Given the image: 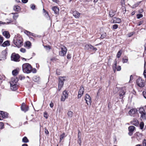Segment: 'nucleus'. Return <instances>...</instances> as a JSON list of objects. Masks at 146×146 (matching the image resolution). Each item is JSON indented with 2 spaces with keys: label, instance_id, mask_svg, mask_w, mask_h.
<instances>
[{
  "label": "nucleus",
  "instance_id": "f257e3e1",
  "mask_svg": "<svg viewBox=\"0 0 146 146\" xmlns=\"http://www.w3.org/2000/svg\"><path fill=\"white\" fill-rule=\"evenodd\" d=\"M22 69L23 72L25 73H29L31 72L33 73H35L36 72V69L33 68L31 65L28 63H25L23 65Z\"/></svg>",
  "mask_w": 146,
  "mask_h": 146
},
{
  "label": "nucleus",
  "instance_id": "f03ea898",
  "mask_svg": "<svg viewBox=\"0 0 146 146\" xmlns=\"http://www.w3.org/2000/svg\"><path fill=\"white\" fill-rule=\"evenodd\" d=\"M23 40L19 35H15L13 39L14 44L18 48H20L23 45Z\"/></svg>",
  "mask_w": 146,
  "mask_h": 146
},
{
  "label": "nucleus",
  "instance_id": "7ed1b4c3",
  "mask_svg": "<svg viewBox=\"0 0 146 146\" xmlns=\"http://www.w3.org/2000/svg\"><path fill=\"white\" fill-rule=\"evenodd\" d=\"M65 77H59V83L58 85V90H60L63 87L64 85V81L65 80Z\"/></svg>",
  "mask_w": 146,
  "mask_h": 146
},
{
  "label": "nucleus",
  "instance_id": "20e7f679",
  "mask_svg": "<svg viewBox=\"0 0 146 146\" xmlns=\"http://www.w3.org/2000/svg\"><path fill=\"white\" fill-rule=\"evenodd\" d=\"M61 50L59 52V55L61 56H64L66 54L67 49L65 46H63L61 47Z\"/></svg>",
  "mask_w": 146,
  "mask_h": 146
},
{
  "label": "nucleus",
  "instance_id": "39448f33",
  "mask_svg": "<svg viewBox=\"0 0 146 146\" xmlns=\"http://www.w3.org/2000/svg\"><path fill=\"white\" fill-rule=\"evenodd\" d=\"M137 84L140 87H143L145 85V82L141 78H138L136 81Z\"/></svg>",
  "mask_w": 146,
  "mask_h": 146
},
{
  "label": "nucleus",
  "instance_id": "423d86ee",
  "mask_svg": "<svg viewBox=\"0 0 146 146\" xmlns=\"http://www.w3.org/2000/svg\"><path fill=\"white\" fill-rule=\"evenodd\" d=\"M19 55L18 54L15 53H13L11 56V60L15 62L19 61Z\"/></svg>",
  "mask_w": 146,
  "mask_h": 146
},
{
  "label": "nucleus",
  "instance_id": "0eeeda50",
  "mask_svg": "<svg viewBox=\"0 0 146 146\" xmlns=\"http://www.w3.org/2000/svg\"><path fill=\"white\" fill-rule=\"evenodd\" d=\"M85 99L87 104L88 105H90L92 102V100L90 96L88 94H86Z\"/></svg>",
  "mask_w": 146,
  "mask_h": 146
},
{
  "label": "nucleus",
  "instance_id": "6e6552de",
  "mask_svg": "<svg viewBox=\"0 0 146 146\" xmlns=\"http://www.w3.org/2000/svg\"><path fill=\"white\" fill-rule=\"evenodd\" d=\"M68 96V93L67 91L66 90H64L63 92L62 95L61 97V101H64L65 99L67 98Z\"/></svg>",
  "mask_w": 146,
  "mask_h": 146
},
{
  "label": "nucleus",
  "instance_id": "1a4fd4ad",
  "mask_svg": "<svg viewBox=\"0 0 146 146\" xmlns=\"http://www.w3.org/2000/svg\"><path fill=\"white\" fill-rule=\"evenodd\" d=\"M84 92V89L82 86H80V89L78 92V98H80L83 95Z\"/></svg>",
  "mask_w": 146,
  "mask_h": 146
},
{
  "label": "nucleus",
  "instance_id": "9d476101",
  "mask_svg": "<svg viewBox=\"0 0 146 146\" xmlns=\"http://www.w3.org/2000/svg\"><path fill=\"white\" fill-rule=\"evenodd\" d=\"M135 129V127L131 125L128 127V129L129 132L128 134L130 136H131L133 134V132Z\"/></svg>",
  "mask_w": 146,
  "mask_h": 146
},
{
  "label": "nucleus",
  "instance_id": "9b49d317",
  "mask_svg": "<svg viewBox=\"0 0 146 146\" xmlns=\"http://www.w3.org/2000/svg\"><path fill=\"white\" fill-rule=\"evenodd\" d=\"M0 115H1L3 119V118H5L8 117V113L6 112L0 110Z\"/></svg>",
  "mask_w": 146,
  "mask_h": 146
},
{
  "label": "nucleus",
  "instance_id": "f8f14e48",
  "mask_svg": "<svg viewBox=\"0 0 146 146\" xmlns=\"http://www.w3.org/2000/svg\"><path fill=\"white\" fill-rule=\"evenodd\" d=\"M121 21V19L119 18L116 17L113 18L111 21V22L112 23H119Z\"/></svg>",
  "mask_w": 146,
  "mask_h": 146
},
{
  "label": "nucleus",
  "instance_id": "ddd939ff",
  "mask_svg": "<svg viewBox=\"0 0 146 146\" xmlns=\"http://www.w3.org/2000/svg\"><path fill=\"white\" fill-rule=\"evenodd\" d=\"M11 88L12 90H15L17 88V84H15L12 82H10Z\"/></svg>",
  "mask_w": 146,
  "mask_h": 146
},
{
  "label": "nucleus",
  "instance_id": "4468645a",
  "mask_svg": "<svg viewBox=\"0 0 146 146\" xmlns=\"http://www.w3.org/2000/svg\"><path fill=\"white\" fill-rule=\"evenodd\" d=\"M73 14L75 18H78L80 17V13L77 11H75L73 12Z\"/></svg>",
  "mask_w": 146,
  "mask_h": 146
},
{
  "label": "nucleus",
  "instance_id": "2eb2a0df",
  "mask_svg": "<svg viewBox=\"0 0 146 146\" xmlns=\"http://www.w3.org/2000/svg\"><path fill=\"white\" fill-rule=\"evenodd\" d=\"M18 81V79L15 77V76L14 77L12 78L10 82H12L15 84H17V83Z\"/></svg>",
  "mask_w": 146,
  "mask_h": 146
},
{
  "label": "nucleus",
  "instance_id": "dca6fc26",
  "mask_svg": "<svg viewBox=\"0 0 146 146\" xmlns=\"http://www.w3.org/2000/svg\"><path fill=\"white\" fill-rule=\"evenodd\" d=\"M137 110H129L128 113L131 116H134L135 114L137 112Z\"/></svg>",
  "mask_w": 146,
  "mask_h": 146
},
{
  "label": "nucleus",
  "instance_id": "f3484780",
  "mask_svg": "<svg viewBox=\"0 0 146 146\" xmlns=\"http://www.w3.org/2000/svg\"><path fill=\"white\" fill-rule=\"evenodd\" d=\"M52 9L54 12L55 14H58L59 9L57 7L54 6L52 8Z\"/></svg>",
  "mask_w": 146,
  "mask_h": 146
},
{
  "label": "nucleus",
  "instance_id": "a211bd4d",
  "mask_svg": "<svg viewBox=\"0 0 146 146\" xmlns=\"http://www.w3.org/2000/svg\"><path fill=\"white\" fill-rule=\"evenodd\" d=\"M139 112L141 114V118L143 119V118L145 117V116L146 115V113L145 111V110H142V111H140Z\"/></svg>",
  "mask_w": 146,
  "mask_h": 146
},
{
  "label": "nucleus",
  "instance_id": "6ab92c4d",
  "mask_svg": "<svg viewBox=\"0 0 146 146\" xmlns=\"http://www.w3.org/2000/svg\"><path fill=\"white\" fill-rule=\"evenodd\" d=\"M7 51L6 50H5L2 52L1 54V56L2 58H3L5 57L7 55Z\"/></svg>",
  "mask_w": 146,
  "mask_h": 146
},
{
  "label": "nucleus",
  "instance_id": "aec40b11",
  "mask_svg": "<svg viewBox=\"0 0 146 146\" xmlns=\"http://www.w3.org/2000/svg\"><path fill=\"white\" fill-rule=\"evenodd\" d=\"M21 110H28L29 109V107L26 105L24 103H23L21 106Z\"/></svg>",
  "mask_w": 146,
  "mask_h": 146
},
{
  "label": "nucleus",
  "instance_id": "412c9836",
  "mask_svg": "<svg viewBox=\"0 0 146 146\" xmlns=\"http://www.w3.org/2000/svg\"><path fill=\"white\" fill-rule=\"evenodd\" d=\"M3 34L7 38H9L10 37V35L8 32L7 31H5L3 33Z\"/></svg>",
  "mask_w": 146,
  "mask_h": 146
},
{
  "label": "nucleus",
  "instance_id": "4be33fe9",
  "mask_svg": "<svg viewBox=\"0 0 146 146\" xmlns=\"http://www.w3.org/2000/svg\"><path fill=\"white\" fill-rule=\"evenodd\" d=\"M132 123L135 126H137L138 125L139 123L138 122V121L136 119H134L132 122Z\"/></svg>",
  "mask_w": 146,
  "mask_h": 146
},
{
  "label": "nucleus",
  "instance_id": "5701e85b",
  "mask_svg": "<svg viewBox=\"0 0 146 146\" xmlns=\"http://www.w3.org/2000/svg\"><path fill=\"white\" fill-rule=\"evenodd\" d=\"M117 61L116 60H115L114 62V64L113 65V69L114 72H115L116 70V68L117 66Z\"/></svg>",
  "mask_w": 146,
  "mask_h": 146
},
{
  "label": "nucleus",
  "instance_id": "b1692460",
  "mask_svg": "<svg viewBox=\"0 0 146 146\" xmlns=\"http://www.w3.org/2000/svg\"><path fill=\"white\" fill-rule=\"evenodd\" d=\"M9 42L8 40L4 42L2 44V46L3 47H5L6 46H9Z\"/></svg>",
  "mask_w": 146,
  "mask_h": 146
},
{
  "label": "nucleus",
  "instance_id": "393cba45",
  "mask_svg": "<svg viewBox=\"0 0 146 146\" xmlns=\"http://www.w3.org/2000/svg\"><path fill=\"white\" fill-rule=\"evenodd\" d=\"M25 33L28 35L32 36H35V34L28 31H25Z\"/></svg>",
  "mask_w": 146,
  "mask_h": 146
},
{
  "label": "nucleus",
  "instance_id": "a878e982",
  "mask_svg": "<svg viewBox=\"0 0 146 146\" xmlns=\"http://www.w3.org/2000/svg\"><path fill=\"white\" fill-rule=\"evenodd\" d=\"M125 91L123 89H121L120 90L119 95L120 96H122L125 94Z\"/></svg>",
  "mask_w": 146,
  "mask_h": 146
},
{
  "label": "nucleus",
  "instance_id": "bb28decb",
  "mask_svg": "<svg viewBox=\"0 0 146 146\" xmlns=\"http://www.w3.org/2000/svg\"><path fill=\"white\" fill-rule=\"evenodd\" d=\"M19 72V70L17 69H16L13 70L12 71V73L13 75L15 76L18 74Z\"/></svg>",
  "mask_w": 146,
  "mask_h": 146
},
{
  "label": "nucleus",
  "instance_id": "cd10ccee",
  "mask_svg": "<svg viewBox=\"0 0 146 146\" xmlns=\"http://www.w3.org/2000/svg\"><path fill=\"white\" fill-rule=\"evenodd\" d=\"M20 7L18 5H15L13 9L14 10L17 11H19L20 10Z\"/></svg>",
  "mask_w": 146,
  "mask_h": 146
},
{
  "label": "nucleus",
  "instance_id": "c85d7f7f",
  "mask_svg": "<svg viewBox=\"0 0 146 146\" xmlns=\"http://www.w3.org/2000/svg\"><path fill=\"white\" fill-rule=\"evenodd\" d=\"M65 134L64 133H63L62 134H61L60 136V142L61 141L64 139L65 137Z\"/></svg>",
  "mask_w": 146,
  "mask_h": 146
},
{
  "label": "nucleus",
  "instance_id": "c756f323",
  "mask_svg": "<svg viewBox=\"0 0 146 146\" xmlns=\"http://www.w3.org/2000/svg\"><path fill=\"white\" fill-rule=\"evenodd\" d=\"M22 141L25 143H27L29 142V140L26 137H25L22 139Z\"/></svg>",
  "mask_w": 146,
  "mask_h": 146
},
{
  "label": "nucleus",
  "instance_id": "7c9ffc66",
  "mask_svg": "<svg viewBox=\"0 0 146 146\" xmlns=\"http://www.w3.org/2000/svg\"><path fill=\"white\" fill-rule=\"evenodd\" d=\"M85 47L86 48H87L88 49H92L93 48V46L91 44H89L86 45L85 46Z\"/></svg>",
  "mask_w": 146,
  "mask_h": 146
},
{
  "label": "nucleus",
  "instance_id": "2f4dec72",
  "mask_svg": "<svg viewBox=\"0 0 146 146\" xmlns=\"http://www.w3.org/2000/svg\"><path fill=\"white\" fill-rule=\"evenodd\" d=\"M144 126V124L143 122H141L139 124V127L141 129H143Z\"/></svg>",
  "mask_w": 146,
  "mask_h": 146
},
{
  "label": "nucleus",
  "instance_id": "473e14b6",
  "mask_svg": "<svg viewBox=\"0 0 146 146\" xmlns=\"http://www.w3.org/2000/svg\"><path fill=\"white\" fill-rule=\"evenodd\" d=\"M115 13L114 11L111 10L109 12V15L111 17H112L114 16Z\"/></svg>",
  "mask_w": 146,
  "mask_h": 146
},
{
  "label": "nucleus",
  "instance_id": "72a5a7b5",
  "mask_svg": "<svg viewBox=\"0 0 146 146\" xmlns=\"http://www.w3.org/2000/svg\"><path fill=\"white\" fill-rule=\"evenodd\" d=\"M40 78L39 77L36 76L34 77L33 78V80L35 82H38Z\"/></svg>",
  "mask_w": 146,
  "mask_h": 146
},
{
  "label": "nucleus",
  "instance_id": "f704fd0d",
  "mask_svg": "<svg viewBox=\"0 0 146 146\" xmlns=\"http://www.w3.org/2000/svg\"><path fill=\"white\" fill-rule=\"evenodd\" d=\"M25 44L26 46L28 47L29 48L31 46V42L29 41L26 42Z\"/></svg>",
  "mask_w": 146,
  "mask_h": 146
},
{
  "label": "nucleus",
  "instance_id": "c9c22d12",
  "mask_svg": "<svg viewBox=\"0 0 146 146\" xmlns=\"http://www.w3.org/2000/svg\"><path fill=\"white\" fill-rule=\"evenodd\" d=\"M122 53V51L121 50H120L118 52L117 55V56L118 58H119L120 57Z\"/></svg>",
  "mask_w": 146,
  "mask_h": 146
},
{
  "label": "nucleus",
  "instance_id": "e433bc0d",
  "mask_svg": "<svg viewBox=\"0 0 146 146\" xmlns=\"http://www.w3.org/2000/svg\"><path fill=\"white\" fill-rule=\"evenodd\" d=\"M68 115L69 117H71L73 115V113L71 111H69L68 113Z\"/></svg>",
  "mask_w": 146,
  "mask_h": 146
},
{
  "label": "nucleus",
  "instance_id": "4c0bfd02",
  "mask_svg": "<svg viewBox=\"0 0 146 146\" xmlns=\"http://www.w3.org/2000/svg\"><path fill=\"white\" fill-rule=\"evenodd\" d=\"M4 128V124L3 122H0V129H2Z\"/></svg>",
  "mask_w": 146,
  "mask_h": 146
},
{
  "label": "nucleus",
  "instance_id": "58836bf2",
  "mask_svg": "<svg viewBox=\"0 0 146 146\" xmlns=\"http://www.w3.org/2000/svg\"><path fill=\"white\" fill-rule=\"evenodd\" d=\"M43 11L44 13V15H45L46 16H49L48 13L46 11V10H45L44 9H43Z\"/></svg>",
  "mask_w": 146,
  "mask_h": 146
},
{
  "label": "nucleus",
  "instance_id": "ea45409f",
  "mask_svg": "<svg viewBox=\"0 0 146 146\" xmlns=\"http://www.w3.org/2000/svg\"><path fill=\"white\" fill-rule=\"evenodd\" d=\"M44 117L46 118L47 119L48 118V115L47 113L45 111L44 112Z\"/></svg>",
  "mask_w": 146,
  "mask_h": 146
},
{
  "label": "nucleus",
  "instance_id": "a19ab883",
  "mask_svg": "<svg viewBox=\"0 0 146 146\" xmlns=\"http://www.w3.org/2000/svg\"><path fill=\"white\" fill-rule=\"evenodd\" d=\"M128 60V58H123L122 59V62L123 63H126Z\"/></svg>",
  "mask_w": 146,
  "mask_h": 146
},
{
  "label": "nucleus",
  "instance_id": "79ce46f5",
  "mask_svg": "<svg viewBox=\"0 0 146 146\" xmlns=\"http://www.w3.org/2000/svg\"><path fill=\"white\" fill-rule=\"evenodd\" d=\"M18 15L17 14H14L13 16V18L15 20H16L18 17Z\"/></svg>",
  "mask_w": 146,
  "mask_h": 146
},
{
  "label": "nucleus",
  "instance_id": "37998d69",
  "mask_svg": "<svg viewBox=\"0 0 146 146\" xmlns=\"http://www.w3.org/2000/svg\"><path fill=\"white\" fill-rule=\"evenodd\" d=\"M44 47L45 48L46 50H49L51 48V47L50 46H44Z\"/></svg>",
  "mask_w": 146,
  "mask_h": 146
},
{
  "label": "nucleus",
  "instance_id": "c03bdc74",
  "mask_svg": "<svg viewBox=\"0 0 146 146\" xmlns=\"http://www.w3.org/2000/svg\"><path fill=\"white\" fill-rule=\"evenodd\" d=\"M143 16V15L141 14H138L137 15V18L138 19H139L140 18L142 17Z\"/></svg>",
  "mask_w": 146,
  "mask_h": 146
},
{
  "label": "nucleus",
  "instance_id": "a18cd8bd",
  "mask_svg": "<svg viewBox=\"0 0 146 146\" xmlns=\"http://www.w3.org/2000/svg\"><path fill=\"white\" fill-rule=\"evenodd\" d=\"M106 35V33H104V34L101 35V38H104Z\"/></svg>",
  "mask_w": 146,
  "mask_h": 146
},
{
  "label": "nucleus",
  "instance_id": "49530a36",
  "mask_svg": "<svg viewBox=\"0 0 146 146\" xmlns=\"http://www.w3.org/2000/svg\"><path fill=\"white\" fill-rule=\"evenodd\" d=\"M3 38L0 35V44H1L3 41Z\"/></svg>",
  "mask_w": 146,
  "mask_h": 146
},
{
  "label": "nucleus",
  "instance_id": "de8ad7c7",
  "mask_svg": "<svg viewBox=\"0 0 146 146\" xmlns=\"http://www.w3.org/2000/svg\"><path fill=\"white\" fill-rule=\"evenodd\" d=\"M118 27V25L117 24H115L113 26V29H116Z\"/></svg>",
  "mask_w": 146,
  "mask_h": 146
},
{
  "label": "nucleus",
  "instance_id": "09e8293b",
  "mask_svg": "<svg viewBox=\"0 0 146 146\" xmlns=\"http://www.w3.org/2000/svg\"><path fill=\"white\" fill-rule=\"evenodd\" d=\"M20 51L21 52L24 53L26 52V50L24 48H21L20 49Z\"/></svg>",
  "mask_w": 146,
  "mask_h": 146
},
{
  "label": "nucleus",
  "instance_id": "8fccbe9b",
  "mask_svg": "<svg viewBox=\"0 0 146 146\" xmlns=\"http://www.w3.org/2000/svg\"><path fill=\"white\" fill-rule=\"evenodd\" d=\"M25 78V77L24 76H23L22 75H20L19 76V79L20 80L24 79Z\"/></svg>",
  "mask_w": 146,
  "mask_h": 146
},
{
  "label": "nucleus",
  "instance_id": "3c124183",
  "mask_svg": "<svg viewBox=\"0 0 146 146\" xmlns=\"http://www.w3.org/2000/svg\"><path fill=\"white\" fill-rule=\"evenodd\" d=\"M143 146H146V140L144 139L143 142Z\"/></svg>",
  "mask_w": 146,
  "mask_h": 146
},
{
  "label": "nucleus",
  "instance_id": "603ef678",
  "mask_svg": "<svg viewBox=\"0 0 146 146\" xmlns=\"http://www.w3.org/2000/svg\"><path fill=\"white\" fill-rule=\"evenodd\" d=\"M139 5L138 3H136V4H135L132 7H131L133 8H134L135 7H137Z\"/></svg>",
  "mask_w": 146,
  "mask_h": 146
},
{
  "label": "nucleus",
  "instance_id": "864d4df0",
  "mask_svg": "<svg viewBox=\"0 0 146 146\" xmlns=\"http://www.w3.org/2000/svg\"><path fill=\"white\" fill-rule=\"evenodd\" d=\"M31 7L33 10H34L35 8V6L34 5H31Z\"/></svg>",
  "mask_w": 146,
  "mask_h": 146
},
{
  "label": "nucleus",
  "instance_id": "5fc2aeb1",
  "mask_svg": "<svg viewBox=\"0 0 146 146\" xmlns=\"http://www.w3.org/2000/svg\"><path fill=\"white\" fill-rule=\"evenodd\" d=\"M45 133L46 134H48L49 132L46 128L44 130Z\"/></svg>",
  "mask_w": 146,
  "mask_h": 146
},
{
  "label": "nucleus",
  "instance_id": "6e6d98bb",
  "mask_svg": "<svg viewBox=\"0 0 146 146\" xmlns=\"http://www.w3.org/2000/svg\"><path fill=\"white\" fill-rule=\"evenodd\" d=\"M71 57V55L70 54H68L67 55V58L68 59H70Z\"/></svg>",
  "mask_w": 146,
  "mask_h": 146
},
{
  "label": "nucleus",
  "instance_id": "4d7b16f0",
  "mask_svg": "<svg viewBox=\"0 0 146 146\" xmlns=\"http://www.w3.org/2000/svg\"><path fill=\"white\" fill-rule=\"evenodd\" d=\"M117 70V71H119L121 69V67L120 66H118L116 68V70Z\"/></svg>",
  "mask_w": 146,
  "mask_h": 146
},
{
  "label": "nucleus",
  "instance_id": "13d9d810",
  "mask_svg": "<svg viewBox=\"0 0 146 146\" xmlns=\"http://www.w3.org/2000/svg\"><path fill=\"white\" fill-rule=\"evenodd\" d=\"M143 94L144 97L146 99V92L143 91Z\"/></svg>",
  "mask_w": 146,
  "mask_h": 146
},
{
  "label": "nucleus",
  "instance_id": "bf43d9fd",
  "mask_svg": "<svg viewBox=\"0 0 146 146\" xmlns=\"http://www.w3.org/2000/svg\"><path fill=\"white\" fill-rule=\"evenodd\" d=\"M143 75L145 78H146V70H144Z\"/></svg>",
  "mask_w": 146,
  "mask_h": 146
},
{
  "label": "nucleus",
  "instance_id": "052dcab7",
  "mask_svg": "<svg viewBox=\"0 0 146 146\" xmlns=\"http://www.w3.org/2000/svg\"><path fill=\"white\" fill-rule=\"evenodd\" d=\"M22 2L24 3H26L28 1V0H21Z\"/></svg>",
  "mask_w": 146,
  "mask_h": 146
},
{
  "label": "nucleus",
  "instance_id": "680f3d73",
  "mask_svg": "<svg viewBox=\"0 0 146 146\" xmlns=\"http://www.w3.org/2000/svg\"><path fill=\"white\" fill-rule=\"evenodd\" d=\"M143 21H140L139 22V24H138V26L140 25H141L142 24H143Z\"/></svg>",
  "mask_w": 146,
  "mask_h": 146
},
{
  "label": "nucleus",
  "instance_id": "e2e57ef3",
  "mask_svg": "<svg viewBox=\"0 0 146 146\" xmlns=\"http://www.w3.org/2000/svg\"><path fill=\"white\" fill-rule=\"evenodd\" d=\"M54 104L52 102H51L50 104V107L52 108Z\"/></svg>",
  "mask_w": 146,
  "mask_h": 146
},
{
  "label": "nucleus",
  "instance_id": "0e129e2a",
  "mask_svg": "<svg viewBox=\"0 0 146 146\" xmlns=\"http://www.w3.org/2000/svg\"><path fill=\"white\" fill-rule=\"evenodd\" d=\"M133 79V77L132 75H131L130 76L129 82H130V81L132 80Z\"/></svg>",
  "mask_w": 146,
  "mask_h": 146
},
{
  "label": "nucleus",
  "instance_id": "69168bd1",
  "mask_svg": "<svg viewBox=\"0 0 146 146\" xmlns=\"http://www.w3.org/2000/svg\"><path fill=\"white\" fill-rule=\"evenodd\" d=\"M52 0L53 2H54L56 3H58L59 2V1L58 0Z\"/></svg>",
  "mask_w": 146,
  "mask_h": 146
},
{
  "label": "nucleus",
  "instance_id": "338daca9",
  "mask_svg": "<svg viewBox=\"0 0 146 146\" xmlns=\"http://www.w3.org/2000/svg\"><path fill=\"white\" fill-rule=\"evenodd\" d=\"M6 24V23L5 22H3L1 21H0V25L1 24Z\"/></svg>",
  "mask_w": 146,
  "mask_h": 146
},
{
  "label": "nucleus",
  "instance_id": "774afa93",
  "mask_svg": "<svg viewBox=\"0 0 146 146\" xmlns=\"http://www.w3.org/2000/svg\"><path fill=\"white\" fill-rule=\"evenodd\" d=\"M22 146H28V145L27 144H23L22 145Z\"/></svg>",
  "mask_w": 146,
  "mask_h": 146
}]
</instances>
